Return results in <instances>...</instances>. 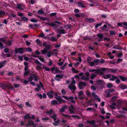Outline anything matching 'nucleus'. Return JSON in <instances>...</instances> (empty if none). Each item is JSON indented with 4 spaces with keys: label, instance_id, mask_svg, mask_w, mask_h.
<instances>
[{
    "label": "nucleus",
    "instance_id": "1",
    "mask_svg": "<svg viewBox=\"0 0 127 127\" xmlns=\"http://www.w3.org/2000/svg\"><path fill=\"white\" fill-rule=\"evenodd\" d=\"M30 115V114L28 113L23 117L24 120H25V122H28V123L26 124V126L27 127L29 126L35 127L36 125L34 123L32 120L35 119V116L34 115H32L31 117Z\"/></svg>",
    "mask_w": 127,
    "mask_h": 127
},
{
    "label": "nucleus",
    "instance_id": "2",
    "mask_svg": "<svg viewBox=\"0 0 127 127\" xmlns=\"http://www.w3.org/2000/svg\"><path fill=\"white\" fill-rule=\"evenodd\" d=\"M0 87L4 91L6 89L13 90L14 88L11 84H10L8 85L4 83H0Z\"/></svg>",
    "mask_w": 127,
    "mask_h": 127
},
{
    "label": "nucleus",
    "instance_id": "3",
    "mask_svg": "<svg viewBox=\"0 0 127 127\" xmlns=\"http://www.w3.org/2000/svg\"><path fill=\"white\" fill-rule=\"evenodd\" d=\"M100 60L99 59H97L94 60V61L91 62L88 64L91 66H93L94 65H96L99 64Z\"/></svg>",
    "mask_w": 127,
    "mask_h": 127
},
{
    "label": "nucleus",
    "instance_id": "4",
    "mask_svg": "<svg viewBox=\"0 0 127 127\" xmlns=\"http://www.w3.org/2000/svg\"><path fill=\"white\" fill-rule=\"evenodd\" d=\"M24 48L23 47H20L15 49L14 51L15 54L18 53L20 54H22L23 53Z\"/></svg>",
    "mask_w": 127,
    "mask_h": 127
},
{
    "label": "nucleus",
    "instance_id": "5",
    "mask_svg": "<svg viewBox=\"0 0 127 127\" xmlns=\"http://www.w3.org/2000/svg\"><path fill=\"white\" fill-rule=\"evenodd\" d=\"M62 97H63L64 99H65L67 100L70 101V99H71V100L70 101L71 102H72L73 103H75V101L73 100L74 98L73 96H70L69 97H68L66 96L63 95L62 96Z\"/></svg>",
    "mask_w": 127,
    "mask_h": 127
},
{
    "label": "nucleus",
    "instance_id": "6",
    "mask_svg": "<svg viewBox=\"0 0 127 127\" xmlns=\"http://www.w3.org/2000/svg\"><path fill=\"white\" fill-rule=\"evenodd\" d=\"M55 98L57 100L60 104H61L62 102L64 103L66 102V100L63 99L60 96H58V97H55Z\"/></svg>",
    "mask_w": 127,
    "mask_h": 127
},
{
    "label": "nucleus",
    "instance_id": "7",
    "mask_svg": "<svg viewBox=\"0 0 127 127\" xmlns=\"http://www.w3.org/2000/svg\"><path fill=\"white\" fill-rule=\"evenodd\" d=\"M68 88L73 93L75 90H76V88L75 85L71 84L68 86Z\"/></svg>",
    "mask_w": 127,
    "mask_h": 127
},
{
    "label": "nucleus",
    "instance_id": "8",
    "mask_svg": "<svg viewBox=\"0 0 127 127\" xmlns=\"http://www.w3.org/2000/svg\"><path fill=\"white\" fill-rule=\"evenodd\" d=\"M86 85V83L83 81H81L78 84V87L80 90H81L84 88L83 87L85 86Z\"/></svg>",
    "mask_w": 127,
    "mask_h": 127
},
{
    "label": "nucleus",
    "instance_id": "9",
    "mask_svg": "<svg viewBox=\"0 0 127 127\" xmlns=\"http://www.w3.org/2000/svg\"><path fill=\"white\" fill-rule=\"evenodd\" d=\"M92 95L95 99L97 100L99 102L100 101V98L98 97L97 95L95 94V92H92Z\"/></svg>",
    "mask_w": 127,
    "mask_h": 127
},
{
    "label": "nucleus",
    "instance_id": "10",
    "mask_svg": "<svg viewBox=\"0 0 127 127\" xmlns=\"http://www.w3.org/2000/svg\"><path fill=\"white\" fill-rule=\"evenodd\" d=\"M95 74H99V75H102L103 74V73L101 72V69H95V70L94 72Z\"/></svg>",
    "mask_w": 127,
    "mask_h": 127
},
{
    "label": "nucleus",
    "instance_id": "11",
    "mask_svg": "<svg viewBox=\"0 0 127 127\" xmlns=\"http://www.w3.org/2000/svg\"><path fill=\"white\" fill-rule=\"evenodd\" d=\"M96 83L97 85H100V88H102L103 87V84L102 81L101 80H97Z\"/></svg>",
    "mask_w": 127,
    "mask_h": 127
},
{
    "label": "nucleus",
    "instance_id": "12",
    "mask_svg": "<svg viewBox=\"0 0 127 127\" xmlns=\"http://www.w3.org/2000/svg\"><path fill=\"white\" fill-rule=\"evenodd\" d=\"M87 122L88 123L90 124L91 125H92L94 127H96V125L95 124V122L94 120H92L91 121H90L89 120H87Z\"/></svg>",
    "mask_w": 127,
    "mask_h": 127
},
{
    "label": "nucleus",
    "instance_id": "13",
    "mask_svg": "<svg viewBox=\"0 0 127 127\" xmlns=\"http://www.w3.org/2000/svg\"><path fill=\"white\" fill-rule=\"evenodd\" d=\"M119 87L122 90L127 88V86L124 84H120L119 85Z\"/></svg>",
    "mask_w": 127,
    "mask_h": 127
},
{
    "label": "nucleus",
    "instance_id": "14",
    "mask_svg": "<svg viewBox=\"0 0 127 127\" xmlns=\"http://www.w3.org/2000/svg\"><path fill=\"white\" fill-rule=\"evenodd\" d=\"M51 104L52 106H55V105L58 104V102L56 100H53L51 101Z\"/></svg>",
    "mask_w": 127,
    "mask_h": 127
},
{
    "label": "nucleus",
    "instance_id": "15",
    "mask_svg": "<svg viewBox=\"0 0 127 127\" xmlns=\"http://www.w3.org/2000/svg\"><path fill=\"white\" fill-rule=\"evenodd\" d=\"M103 78L105 79H107L109 78H110L111 77V75L110 74H108L106 75H104L103 73Z\"/></svg>",
    "mask_w": 127,
    "mask_h": 127
},
{
    "label": "nucleus",
    "instance_id": "16",
    "mask_svg": "<svg viewBox=\"0 0 127 127\" xmlns=\"http://www.w3.org/2000/svg\"><path fill=\"white\" fill-rule=\"evenodd\" d=\"M57 32L59 34H64L65 33V31L64 29H58Z\"/></svg>",
    "mask_w": 127,
    "mask_h": 127
},
{
    "label": "nucleus",
    "instance_id": "17",
    "mask_svg": "<svg viewBox=\"0 0 127 127\" xmlns=\"http://www.w3.org/2000/svg\"><path fill=\"white\" fill-rule=\"evenodd\" d=\"M67 105H64L60 109V111L61 112H63L65 111V109H67Z\"/></svg>",
    "mask_w": 127,
    "mask_h": 127
},
{
    "label": "nucleus",
    "instance_id": "18",
    "mask_svg": "<svg viewBox=\"0 0 127 127\" xmlns=\"http://www.w3.org/2000/svg\"><path fill=\"white\" fill-rule=\"evenodd\" d=\"M6 61L5 60H4L3 62H1L0 63V69L2 68L4 65L6 64Z\"/></svg>",
    "mask_w": 127,
    "mask_h": 127
},
{
    "label": "nucleus",
    "instance_id": "19",
    "mask_svg": "<svg viewBox=\"0 0 127 127\" xmlns=\"http://www.w3.org/2000/svg\"><path fill=\"white\" fill-rule=\"evenodd\" d=\"M77 3L78 4V6L80 7H82L83 8H85L86 7L85 5L81 2H78Z\"/></svg>",
    "mask_w": 127,
    "mask_h": 127
},
{
    "label": "nucleus",
    "instance_id": "20",
    "mask_svg": "<svg viewBox=\"0 0 127 127\" xmlns=\"http://www.w3.org/2000/svg\"><path fill=\"white\" fill-rule=\"evenodd\" d=\"M85 22H92L94 21V19L92 18L85 19Z\"/></svg>",
    "mask_w": 127,
    "mask_h": 127
},
{
    "label": "nucleus",
    "instance_id": "21",
    "mask_svg": "<svg viewBox=\"0 0 127 127\" xmlns=\"http://www.w3.org/2000/svg\"><path fill=\"white\" fill-rule=\"evenodd\" d=\"M114 119H110L109 121H106L105 122L106 123L107 126H108L109 125V123L112 124L114 123Z\"/></svg>",
    "mask_w": 127,
    "mask_h": 127
},
{
    "label": "nucleus",
    "instance_id": "22",
    "mask_svg": "<svg viewBox=\"0 0 127 127\" xmlns=\"http://www.w3.org/2000/svg\"><path fill=\"white\" fill-rule=\"evenodd\" d=\"M119 77L120 78V79L122 81H126L127 78H126L124 76H122L121 75H119Z\"/></svg>",
    "mask_w": 127,
    "mask_h": 127
},
{
    "label": "nucleus",
    "instance_id": "23",
    "mask_svg": "<svg viewBox=\"0 0 127 127\" xmlns=\"http://www.w3.org/2000/svg\"><path fill=\"white\" fill-rule=\"evenodd\" d=\"M113 48V49H115L117 50H121L122 49V47H119V46L118 45H115L114 46Z\"/></svg>",
    "mask_w": 127,
    "mask_h": 127
},
{
    "label": "nucleus",
    "instance_id": "24",
    "mask_svg": "<svg viewBox=\"0 0 127 127\" xmlns=\"http://www.w3.org/2000/svg\"><path fill=\"white\" fill-rule=\"evenodd\" d=\"M12 40H8L7 41H6L5 44L8 45L9 46H10L12 44Z\"/></svg>",
    "mask_w": 127,
    "mask_h": 127
},
{
    "label": "nucleus",
    "instance_id": "25",
    "mask_svg": "<svg viewBox=\"0 0 127 127\" xmlns=\"http://www.w3.org/2000/svg\"><path fill=\"white\" fill-rule=\"evenodd\" d=\"M108 71L111 73H115L117 71V69H108Z\"/></svg>",
    "mask_w": 127,
    "mask_h": 127
},
{
    "label": "nucleus",
    "instance_id": "26",
    "mask_svg": "<svg viewBox=\"0 0 127 127\" xmlns=\"http://www.w3.org/2000/svg\"><path fill=\"white\" fill-rule=\"evenodd\" d=\"M116 106V103H115L114 102L112 103L111 105H110V107L112 109H115V106Z\"/></svg>",
    "mask_w": 127,
    "mask_h": 127
},
{
    "label": "nucleus",
    "instance_id": "27",
    "mask_svg": "<svg viewBox=\"0 0 127 127\" xmlns=\"http://www.w3.org/2000/svg\"><path fill=\"white\" fill-rule=\"evenodd\" d=\"M28 123L25 122V120H24V122L23 121H22L20 123V126H23L25 125V126L26 127V124L27 123Z\"/></svg>",
    "mask_w": 127,
    "mask_h": 127
},
{
    "label": "nucleus",
    "instance_id": "28",
    "mask_svg": "<svg viewBox=\"0 0 127 127\" xmlns=\"http://www.w3.org/2000/svg\"><path fill=\"white\" fill-rule=\"evenodd\" d=\"M24 49L25 50V51L29 52H31L32 51V49L30 47H28L27 48H25Z\"/></svg>",
    "mask_w": 127,
    "mask_h": 127
},
{
    "label": "nucleus",
    "instance_id": "29",
    "mask_svg": "<svg viewBox=\"0 0 127 127\" xmlns=\"http://www.w3.org/2000/svg\"><path fill=\"white\" fill-rule=\"evenodd\" d=\"M118 78V77L114 75L112 76V77L109 78V80L111 81H114L115 79Z\"/></svg>",
    "mask_w": 127,
    "mask_h": 127
},
{
    "label": "nucleus",
    "instance_id": "30",
    "mask_svg": "<svg viewBox=\"0 0 127 127\" xmlns=\"http://www.w3.org/2000/svg\"><path fill=\"white\" fill-rule=\"evenodd\" d=\"M36 16L38 17L39 18H40V19L42 20V21H45L47 19V18L46 17H40V16L39 15H36Z\"/></svg>",
    "mask_w": 127,
    "mask_h": 127
},
{
    "label": "nucleus",
    "instance_id": "31",
    "mask_svg": "<svg viewBox=\"0 0 127 127\" xmlns=\"http://www.w3.org/2000/svg\"><path fill=\"white\" fill-rule=\"evenodd\" d=\"M41 52L42 54H45L48 52L47 50L45 48H44L43 50H41Z\"/></svg>",
    "mask_w": 127,
    "mask_h": 127
},
{
    "label": "nucleus",
    "instance_id": "32",
    "mask_svg": "<svg viewBox=\"0 0 127 127\" xmlns=\"http://www.w3.org/2000/svg\"><path fill=\"white\" fill-rule=\"evenodd\" d=\"M60 122V120L59 119L58 120L56 121H55L54 122L53 124L54 126H56L58 125V124H59Z\"/></svg>",
    "mask_w": 127,
    "mask_h": 127
},
{
    "label": "nucleus",
    "instance_id": "33",
    "mask_svg": "<svg viewBox=\"0 0 127 127\" xmlns=\"http://www.w3.org/2000/svg\"><path fill=\"white\" fill-rule=\"evenodd\" d=\"M63 76L64 75L62 74L61 75L57 74L56 75V78L62 79L63 78Z\"/></svg>",
    "mask_w": 127,
    "mask_h": 127
},
{
    "label": "nucleus",
    "instance_id": "34",
    "mask_svg": "<svg viewBox=\"0 0 127 127\" xmlns=\"http://www.w3.org/2000/svg\"><path fill=\"white\" fill-rule=\"evenodd\" d=\"M30 21L32 22L36 23L38 22L39 21L38 20H36L34 18H32L30 19Z\"/></svg>",
    "mask_w": 127,
    "mask_h": 127
},
{
    "label": "nucleus",
    "instance_id": "35",
    "mask_svg": "<svg viewBox=\"0 0 127 127\" xmlns=\"http://www.w3.org/2000/svg\"><path fill=\"white\" fill-rule=\"evenodd\" d=\"M47 95L49 97V98L51 99L52 98L53 96L52 94H51L49 92H48L47 94Z\"/></svg>",
    "mask_w": 127,
    "mask_h": 127
},
{
    "label": "nucleus",
    "instance_id": "36",
    "mask_svg": "<svg viewBox=\"0 0 127 127\" xmlns=\"http://www.w3.org/2000/svg\"><path fill=\"white\" fill-rule=\"evenodd\" d=\"M21 19H22V21H28L29 20L28 19L25 17H21Z\"/></svg>",
    "mask_w": 127,
    "mask_h": 127
},
{
    "label": "nucleus",
    "instance_id": "37",
    "mask_svg": "<svg viewBox=\"0 0 127 127\" xmlns=\"http://www.w3.org/2000/svg\"><path fill=\"white\" fill-rule=\"evenodd\" d=\"M109 33L111 35H114L116 34L115 31L113 30H110L109 31Z\"/></svg>",
    "mask_w": 127,
    "mask_h": 127
},
{
    "label": "nucleus",
    "instance_id": "38",
    "mask_svg": "<svg viewBox=\"0 0 127 127\" xmlns=\"http://www.w3.org/2000/svg\"><path fill=\"white\" fill-rule=\"evenodd\" d=\"M86 93L87 96H88V97H91V95L90 91H86Z\"/></svg>",
    "mask_w": 127,
    "mask_h": 127
},
{
    "label": "nucleus",
    "instance_id": "39",
    "mask_svg": "<svg viewBox=\"0 0 127 127\" xmlns=\"http://www.w3.org/2000/svg\"><path fill=\"white\" fill-rule=\"evenodd\" d=\"M7 38V37L6 36L4 37V38H0V41H1L5 43H6V41L4 39V38Z\"/></svg>",
    "mask_w": 127,
    "mask_h": 127
},
{
    "label": "nucleus",
    "instance_id": "40",
    "mask_svg": "<svg viewBox=\"0 0 127 127\" xmlns=\"http://www.w3.org/2000/svg\"><path fill=\"white\" fill-rule=\"evenodd\" d=\"M89 79V78L86 77L84 76H82L81 78V80H83L84 81H86L87 80H88Z\"/></svg>",
    "mask_w": 127,
    "mask_h": 127
},
{
    "label": "nucleus",
    "instance_id": "41",
    "mask_svg": "<svg viewBox=\"0 0 127 127\" xmlns=\"http://www.w3.org/2000/svg\"><path fill=\"white\" fill-rule=\"evenodd\" d=\"M33 78H34V80H35V81H37L38 80V77H37L36 74H34L33 75Z\"/></svg>",
    "mask_w": 127,
    "mask_h": 127
},
{
    "label": "nucleus",
    "instance_id": "42",
    "mask_svg": "<svg viewBox=\"0 0 127 127\" xmlns=\"http://www.w3.org/2000/svg\"><path fill=\"white\" fill-rule=\"evenodd\" d=\"M113 85L110 83H108L106 85V87L108 88H110L113 87Z\"/></svg>",
    "mask_w": 127,
    "mask_h": 127
},
{
    "label": "nucleus",
    "instance_id": "43",
    "mask_svg": "<svg viewBox=\"0 0 127 127\" xmlns=\"http://www.w3.org/2000/svg\"><path fill=\"white\" fill-rule=\"evenodd\" d=\"M106 114L107 115H106V116L105 117V118L107 119H109L110 118V116H111V114L108 113H106Z\"/></svg>",
    "mask_w": 127,
    "mask_h": 127
},
{
    "label": "nucleus",
    "instance_id": "44",
    "mask_svg": "<svg viewBox=\"0 0 127 127\" xmlns=\"http://www.w3.org/2000/svg\"><path fill=\"white\" fill-rule=\"evenodd\" d=\"M117 98V96H114L112 97V100L113 102H115L116 100V99Z\"/></svg>",
    "mask_w": 127,
    "mask_h": 127
},
{
    "label": "nucleus",
    "instance_id": "45",
    "mask_svg": "<svg viewBox=\"0 0 127 127\" xmlns=\"http://www.w3.org/2000/svg\"><path fill=\"white\" fill-rule=\"evenodd\" d=\"M36 43L39 45H41L42 44V42L40 41V39H37L36 40Z\"/></svg>",
    "mask_w": 127,
    "mask_h": 127
},
{
    "label": "nucleus",
    "instance_id": "46",
    "mask_svg": "<svg viewBox=\"0 0 127 127\" xmlns=\"http://www.w3.org/2000/svg\"><path fill=\"white\" fill-rule=\"evenodd\" d=\"M97 36L99 38H103V35L101 33H99L97 34Z\"/></svg>",
    "mask_w": 127,
    "mask_h": 127
},
{
    "label": "nucleus",
    "instance_id": "47",
    "mask_svg": "<svg viewBox=\"0 0 127 127\" xmlns=\"http://www.w3.org/2000/svg\"><path fill=\"white\" fill-rule=\"evenodd\" d=\"M102 23H103V22H101L100 23H98V24H96L95 26V28H98V27L99 26H100L102 25Z\"/></svg>",
    "mask_w": 127,
    "mask_h": 127
},
{
    "label": "nucleus",
    "instance_id": "48",
    "mask_svg": "<svg viewBox=\"0 0 127 127\" xmlns=\"http://www.w3.org/2000/svg\"><path fill=\"white\" fill-rule=\"evenodd\" d=\"M50 39L51 41L52 42L56 41L57 40V39L56 38L54 37L53 36H52L50 38Z\"/></svg>",
    "mask_w": 127,
    "mask_h": 127
},
{
    "label": "nucleus",
    "instance_id": "49",
    "mask_svg": "<svg viewBox=\"0 0 127 127\" xmlns=\"http://www.w3.org/2000/svg\"><path fill=\"white\" fill-rule=\"evenodd\" d=\"M97 75H96L94 73H92L90 76V78L92 79H94L95 77Z\"/></svg>",
    "mask_w": 127,
    "mask_h": 127
},
{
    "label": "nucleus",
    "instance_id": "50",
    "mask_svg": "<svg viewBox=\"0 0 127 127\" xmlns=\"http://www.w3.org/2000/svg\"><path fill=\"white\" fill-rule=\"evenodd\" d=\"M48 54H47V56L49 57H50L52 54V52L51 51H48Z\"/></svg>",
    "mask_w": 127,
    "mask_h": 127
},
{
    "label": "nucleus",
    "instance_id": "51",
    "mask_svg": "<svg viewBox=\"0 0 127 127\" xmlns=\"http://www.w3.org/2000/svg\"><path fill=\"white\" fill-rule=\"evenodd\" d=\"M35 62L38 65H42V64L39 62V61L37 60H34Z\"/></svg>",
    "mask_w": 127,
    "mask_h": 127
},
{
    "label": "nucleus",
    "instance_id": "52",
    "mask_svg": "<svg viewBox=\"0 0 127 127\" xmlns=\"http://www.w3.org/2000/svg\"><path fill=\"white\" fill-rule=\"evenodd\" d=\"M123 60L122 59L119 58L117 60L116 62H115V64L116 63L118 64L121 62H122V61Z\"/></svg>",
    "mask_w": 127,
    "mask_h": 127
},
{
    "label": "nucleus",
    "instance_id": "53",
    "mask_svg": "<svg viewBox=\"0 0 127 127\" xmlns=\"http://www.w3.org/2000/svg\"><path fill=\"white\" fill-rule=\"evenodd\" d=\"M71 70L73 73H77L78 72V71L76 69H75L74 68H72L71 69Z\"/></svg>",
    "mask_w": 127,
    "mask_h": 127
},
{
    "label": "nucleus",
    "instance_id": "54",
    "mask_svg": "<svg viewBox=\"0 0 127 127\" xmlns=\"http://www.w3.org/2000/svg\"><path fill=\"white\" fill-rule=\"evenodd\" d=\"M100 110L101 113L102 114H105V111H104V108H102L100 109Z\"/></svg>",
    "mask_w": 127,
    "mask_h": 127
},
{
    "label": "nucleus",
    "instance_id": "55",
    "mask_svg": "<svg viewBox=\"0 0 127 127\" xmlns=\"http://www.w3.org/2000/svg\"><path fill=\"white\" fill-rule=\"evenodd\" d=\"M30 72V71L29 70L27 71H25L24 74V76H26L28 75Z\"/></svg>",
    "mask_w": 127,
    "mask_h": 127
},
{
    "label": "nucleus",
    "instance_id": "56",
    "mask_svg": "<svg viewBox=\"0 0 127 127\" xmlns=\"http://www.w3.org/2000/svg\"><path fill=\"white\" fill-rule=\"evenodd\" d=\"M69 110V112L70 113L72 114L74 113V111L70 107H68Z\"/></svg>",
    "mask_w": 127,
    "mask_h": 127
},
{
    "label": "nucleus",
    "instance_id": "57",
    "mask_svg": "<svg viewBox=\"0 0 127 127\" xmlns=\"http://www.w3.org/2000/svg\"><path fill=\"white\" fill-rule=\"evenodd\" d=\"M117 103L119 107H120L122 106V102L120 101H117Z\"/></svg>",
    "mask_w": 127,
    "mask_h": 127
},
{
    "label": "nucleus",
    "instance_id": "58",
    "mask_svg": "<svg viewBox=\"0 0 127 127\" xmlns=\"http://www.w3.org/2000/svg\"><path fill=\"white\" fill-rule=\"evenodd\" d=\"M17 7L18 9H22V6L20 3H18L17 4Z\"/></svg>",
    "mask_w": 127,
    "mask_h": 127
},
{
    "label": "nucleus",
    "instance_id": "59",
    "mask_svg": "<svg viewBox=\"0 0 127 127\" xmlns=\"http://www.w3.org/2000/svg\"><path fill=\"white\" fill-rule=\"evenodd\" d=\"M61 92L62 94L63 95H65L66 93V92L64 89H62Z\"/></svg>",
    "mask_w": 127,
    "mask_h": 127
},
{
    "label": "nucleus",
    "instance_id": "60",
    "mask_svg": "<svg viewBox=\"0 0 127 127\" xmlns=\"http://www.w3.org/2000/svg\"><path fill=\"white\" fill-rule=\"evenodd\" d=\"M37 13L39 14H42L44 13V12L42 9H40L38 11Z\"/></svg>",
    "mask_w": 127,
    "mask_h": 127
},
{
    "label": "nucleus",
    "instance_id": "61",
    "mask_svg": "<svg viewBox=\"0 0 127 127\" xmlns=\"http://www.w3.org/2000/svg\"><path fill=\"white\" fill-rule=\"evenodd\" d=\"M71 116L73 117V118H76L78 119H79L80 118V116L78 115H73Z\"/></svg>",
    "mask_w": 127,
    "mask_h": 127
},
{
    "label": "nucleus",
    "instance_id": "62",
    "mask_svg": "<svg viewBox=\"0 0 127 127\" xmlns=\"http://www.w3.org/2000/svg\"><path fill=\"white\" fill-rule=\"evenodd\" d=\"M43 68L45 69L46 71H49L50 70V69L49 68H48L44 66H43Z\"/></svg>",
    "mask_w": 127,
    "mask_h": 127
},
{
    "label": "nucleus",
    "instance_id": "63",
    "mask_svg": "<svg viewBox=\"0 0 127 127\" xmlns=\"http://www.w3.org/2000/svg\"><path fill=\"white\" fill-rule=\"evenodd\" d=\"M91 58L90 57H88L87 58V62L88 64H89L91 62Z\"/></svg>",
    "mask_w": 127,
    "mask_h": 127
},
{
    "label": "nucleus",
    "instance_id": "64",
    "mask_svg": "<svg viewBox=\"0 0 127 127\" xmlns=\"http://www.w3.org/2000/svg\"><path fill=\"white\" fill-rule=\"evenodd\" d=\"M57 14V13L56 12L51 13L50 14V16L51 17H52L54 16H56Z\"/></svg>",
    "mask_w": 127,
    "mask_h": 127
}]
</instances>
